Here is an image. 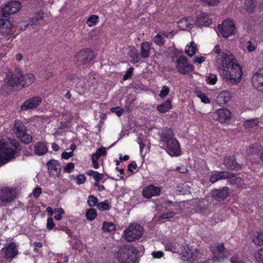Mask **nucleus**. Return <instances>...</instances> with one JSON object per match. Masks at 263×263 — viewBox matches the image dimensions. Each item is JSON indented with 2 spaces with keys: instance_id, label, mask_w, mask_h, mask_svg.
Segmentation results:
<instances>
[{
  "instance_id": "nucleus-47",
  "label": "nucleus",
  "mask_w": 263,
  "mask_h": 263,
  "mask_svg": "<svg viewBox=\"0 0 263 263\" xmlns=\"http://www.w3.org/2000/svg\"><path fill=\"white\" fill-rule=\"evenodd\" d=\"M230 183L231 184L235 185L237 187H243V180L240 177L232 179L230 180Z\"/></svg>"
},
{
  "instance_id": "nucleus-63",
  "label": "nucleus",
  "mask_w": 263,
  "mask_h": 263,
  "mask_svg": "<svg viewBox=\"0 0 263 263\" xmlns=\"http://www.w3.org/2000/svg\"><path fill=\"white\" fill-rule=\"evenodd\" d=\"M72 155H73V152H69V153L63 152L62 154L61 157H62V158L63 159H68L69 158H70L71 157H72Z\"/></svg>"
},
{
  "instance_id": "nucleus-58",
  "label": "nucleus",
  "mask_w": 263,
  "mask_h": 263,
  "mask_svg": "<svg viewBox=\"0 0 263 263\" xmlns=\"http://www.w3.org/2000/svg\"><path fill=\"white\" fill-rule=\"evenodd\" d=\"M54 226L52 217H49L47 219V228L48 230H52Z\"/></svg>"
},
{
  "instance_id": "nucleus-29",
  "label": "nucleus",
  "mask_w": 263,
  "mask_h": 263,
  "mask_svg": "<svg viewBox=\"0 0 263 263\" xmlns=\"http://www.w3.org/2000/svg\"><path fill=\"white\" fill-rule=\"evenodd\" d=\"M218 120L220 123H224L231 118V112L227 109H220L217 110Z\"/></svg>"
},
{
  "instance_id": "nucleus-20",
  "label": "nucleus",
  "mask_w": 263,
  "mask_h": 263,
  "mask_svg": "<svg viewBox=\"0 0 263 263\" xmlns=\"http://www.w3.org/2000/svg\"><path fill=\"white\" fill-rule=\"evenodd\" d=\"M1 252L5 253V258H13L17 255V250L15 243L11 242L7 247L3 248Z\"/></svg>"
},
{
  "instance_id": "nucleus-28",
  "label": "nucleus",
  "mask_w": 263,
  "mask_h": 263,
  "mask_svg": "<svg viewBox=\"0 0 263 263\" xmlns=\"http://www.w3.org/2000/svg\"><path fill=\"white\" fill-rule=\"evenodd\" d=\"M172 33V32H160L154 37V43L159 46L163 45L165 42V39L168 37Z\"/></svg>"
},
{
  "instance_id": "nucleus-30",
  "label": "nucleus",
  "mask_w": 263,
  "mask_h": 263,
  "mask_svg": "<svg viewBox=\"0 0 263 263\" xmlns=\"http://www.w3.org/2000/svg\"><path fill=\"white\" fill-rule=\"evenodd\" d=\"M192 18L189 17L187 18H183L180 20L178 22V27L182 30H190L192 29L193 25L191 23L192 22Z\"/></svg>"
},
{
  "instance_id": "nucleus-24",
  "label": "nucleus",
  "mask_w": 263,
  "mask_h": 263,
  "mask_svg": "<svg viewBox=\"0 0 263 263\" xmlns=\"http://www.w3.org/2000/svg\"><path fill=\"white\" fill-rule=\"evenodd\" d=\"M11 31L10 24L9 21L5 18L2 14H0V33L2 35H6Z\"/></svg>"
},
{
  "instance_id": "nucleus-17",
  "label": "nucleus",
  "mask_w": 263,
  "mask_h": 263,
  "mask_svg": "<svg viewBox=\"0 0 263 263\" xmlns=\"http://www.w3.org/2000/svg\"><path fill=\"white\" fill-rule=\"evenodd\" d=\"M212 23V18L205 12L200 13L196 16L194 24L197 26H209Z\"/></svg>"
},
{
  "instance_id": "nucleus-8",
  "label": "nucleus",
  "mask_w": 263,
  "mask_h": 263,
  "mask_svg": "<svg viewBox=\"0 0 263 263\" xmlns=\"http://www.w3.org/2000/svg\"><path fill=\"white\" fill-rule=\"evenodd\" d=\"M218 30L221 35L225 38L228 37L236 32L235 25L232 20H226L218 26Z\"/></svg>"
},
{
  "instance_id": "nucleus-33",
  "label": "nucleus",
  "mask_w": 263,
  "mask_h": 263,
  "mask_svg": "<svg viewBox=\"0 0 263 263\" xmlns=\"http://www.w3.org/2000/svg\"><path fill=\"white\" fill-rule=\"evenodd\" d=\"M252 241L256 245H263V232H255L253 235Z\"/></svg>"
},
{
  "instance_id": "nucleus-56",
  "label": "nucleus",
  "mask_w": 263,
  "mask_h": 263,
  "mask_svg": "<svg viewBox=\"0 0 263 263\" xmlns=\"http://www.w3.org/2000/svg\"><path fill=\"white\" fill-rule=\"evenodd\" d=\"M217 81V77L215 75L210 76L207 79V83L210 84L214 85V84H216Z\"/></svg>"
},
{
  "instance_id": "nucleus-57",
  "label": "nucleus",
  "mask_w": 263,
  "mask_h": 263,
  "mask_svg": "<svg viewBox=\"0 0 263 263\" xmlns=\"http://www.w3.org/2000/svg\"><path fill=\"white\" fill-rule=\"evenodd\" d=\"M133 67H130L126 72L125 74L123 76V80L124 81L127 80L131 78L132 74L133 72Z\"/></svg>"
},
{
  "instance_id": "nucleus-3",
  "label": "nucleus",
  "mask_w": 263,
  "mask_h": 263,
  "mask_svg": "<svg viewBox=\"0 0 263 263\" xmlns=\"http://www.w3.org/2000/svg\"><path fill=\"white\" fill-rule=\"evenodd\" d=\"M20 143L12 140L9 143L4 140L0 141V164H5L13 158L17 150H20Z\"/></svg>"
},
{
  "instance_id": "nucleus-16",
  "label": "nucleus",
  "mask_w": 263,
  "mask_h": 263,
  "mask_svg": "<svg viewBox=\"0 0 263 263\" xmlns=\"http://www.w3.org/2000/svg\"><path fill=\"white\" fill-rule=\"evenodd\" d=\"M41 98L39 96L33 97L27 100L20 107V110H27L36 108L41 103Z\"/></svg>"
},
{
  "instance_id": "nucleus-5",
  "label": "nucleus",
  "mask_w": 263,
  "mask_h": 263,
  "mask_svg": "<svg viewBox=\"0 0 263 263\" xmlns=\"http://www.w3.org/2000/svg\"><path fill=\"white\" fill-rule=\"evenodd\" d=\"M117 257L119 263H134L136 256L134 248L126 246L121 247L117 253Z\"/></svg>"
},
{
  "instance_id": "nucleus-50",
  "label": "nucleus",
  "mask_w": 263,
  "mask_h": 263,
  "mask_svg": "<svg viewBox=\"0 0 263 263\" xmlns=\"http://www.w3.org/2000/svg\"><path fill=\"white\" fill-rule=\"evenodd\" d=\"M245 5L246 7L247 10L250 12H252L255 8V5L251 0L247 1L245 3Z\"/></svg>"
},
{
  "instance_id": "nucleus-38",
  "label": "nucleus",
  "mask_w": 263,
  "mask_h": 263,
  "mask_svg": "<svg viewBox=\"0 0 263 263\" xmlns=\"http://www.w3.org/2000/svg\"><path fill=\"white\" fill-rule=\"evenodd\" d=\"M258 123L259 120L257 118L245 120L243 122V126L246 128H253L256 126Z\"/></svg>"
},
{
  "instance_id": "nucleus-12",
  "label": "nucleus",
  "mask_w": 263,
  "mask_h": 263,
  "mask_svg": "<svg viewBox=\"0 0 263 263\" xmlns=\"http://www.w3.org/2000/svg\"><path fill=\"white\" fill-rule=\"evenodd\" d=\"M176 66L178 72L183 74H187L193 70L192 65L187 62V59L184 56H180L177 59Z\"/></svg>"
},
{
  "instance_id": "nucleus-51",
  "label": "nucleus",
  "mask_w": 263,
  "mask_h": 263,
  "mask_svg": "<svg viewBox=\"0 0 263 263\" xmlns=\"http://www.w3.org/2000/svg\"><path fill=\"white\" fill-rule=\"evenodd\" d=\"M170 90L168 87L166 86H163L160 91L159 96L161 98H163L166 96L168 94Z\"/></svg>"
},
{
  "instance_id": "nucleus-64",
  "label": "nucleus",
  "mask_w": 263,
  "mask_h": 263,
  "mask_svg": "<svg viewBox=\"0 0 263 263\" xmlns=\"http://www.w3.org/2000/svg\"><path fill=\"white\" fill-rule=\"evenodd\" d=\"M232 263H243L237 255L233 256L231 258Z\"/></svg>"
},
{
  "instance_id": "nucleus-15",
  "label": "nucleus",
  "mask_w": 263,
  "mask_h": 263,
  "mask_svg": "<svg viewBox=\"0 0 263 263\" xmlns=\"http://www.w3.org/2000/svg\"><path fill=\"white\" fill-rule=\"evenodd\" d=\"M252 83L256 89L263 91V68L259 69L253 74Z\"/></svg>"
},
{
  "instance_id": "nucleus-52",
  "label": "nucleus",
  "mask_w": 263,
  "mask_h": 263,
  "mask_svg": "<svg viewBox=\"0 0 263 263\" xmlns=\"http://www.w3.org/2000/svg\"><path fill=\"white\" fill-rule=\"evenodd\" d=\"M76 183L78 184H83L85 182L86 177L84 175L80 174L76 178Z\"/></svg>"
},
{
  "instance_id": "nucleus-61",
  "label": "nucleus",
  "mask_w": 263,
  "mask_h": 263,
  "mask_svg": "<svg viewBox=\"0 0 263 263\" xmlns=\"http://www.w3.org/2000/svg\"><path fill=\"white\" fill-rule=\"evenodd\" d=\"M137 168V165L135 161L129 163L128 165V170L132 173L133 172V170H136Z\"/></svg>"
},
{
  "instance_id": "nucleus-9",
  "label": "nucleus",
  "mask_w": 263,
  "mask_h": 263,
  "mask_svg": "<svg viewBox=\"0 0 263 263\" xmlns=\"http://www.w3.org/2000/svg\"><path fill=\"white\" fill-rule=\"evenodd\" d=\"M16 197V190L14 188L3 187L0 190V200L5 205L11 203Z\"/></svg>"
},
{
  "instance_id": "nucleus-46",
  "label": "nucleus",
  "mask_w": 263,
  "mask_h": 263,
  "mask_svg": "<svg viewBox=\"0 0 263 263\" xmlns=\"http://www.w3.org/2000/svg\"><path fill=\"white\" fill-rule=\"evenodd\" d=\"M164 245L165 246L166 250L170 251L173 253L178 251L176 247L174 244H173V243L170 241H166Z\"/></svg>"
},
{
  "instance_id": "nucleus-53",
  "label": "nucleus",
  "mask_w": 263,
  "mask_h": 263,
  "mask_svg": "<svg viewBox=\"0 0 263 263\" xmlns=\"http://www.w3.org/2000/svg\"><path fill=\"white\" fill-rule=\"evenodd\" d=\"M110 110L112 112L116 113L118 117H120L124 112V109H121L119 107H112Z\"/></svg>"
},
{
  "instance_id": "nucleus-18",
  "label": "nucleus",
  "mask_w": 263,
  "mask_h": 263,
  "mask_svg": "<svg viewBox=\"0 0 263 263\" xmlns=\"http://www.w3.org/2000/svg\"><path fill=\"white\" fill-rule=\"evenodd\" d=\"M229 188L223 187L221 189H215L211 192V196L215 200L220 201L226 199L229 195Z\"/></svg>"
},
{
  "instance_id": "nucleus-40",
  "label": "nucleus",
  "mask_w": 263,
  "mask_h": 263,
  "mask_svg": "<svg viewBox=\"0 0 263 263\" xmlns=\"http://www.w3.org/2000/svg\"><path fill=\"white\" fill-rule=\"evenodd\" d=\"M129 55L132 58V61L134 63L138 62L140 59L139 54L136 52V49L134 47L130 49Z\"/></svg>"
},
{
  "instance_id": "nucleus-60",
  "label": "nucleus",
  "mask_w": 263,
  "mask_h": 263,
  "mask_svg": "<svg viewBox=\"0 0 263 263\" xmlns=\"http://www.w3.org/2000/svg\"><path fill=\"white\" fill-rule=\"evenodd\" d=\"M164 255V253L160 251H156V252H153L152 253V256L155 258H160L162 257Z\"/></svg>"
},
{
  "instance_id": "nucleus-11",
  "label": "nucleus",
  "mask_w": 263,
  "mask_h": 263,
  "mask_svg": "<svg viewBox=\"0 0 263 263\" xmlns=\"http://www.w3.org/2000/svg\"><path fill=\"white\" fill-rule=\"evenodd\" d=\"M21 8V4L17 1H12L7 4L3 8H0V14L5 18L12 14L17 12Z\"/></svg>"
},
{
  "instance_id": "nucleus-13",
  "label": "nucleus",
  "mask_w": 263,
  "mask_h": 263,
  "mask_svg": "<svg viewBox=\"0 0 263 263\" xmlns=\"http://www.w3.org/2000/svg\"><path fill=\"white\" fill-rule=\"evenodd\" d=\"M213 254L212 260L213 262H219L222 260L225 256L226 248L223 244H215L210 247Z\"/></svg>"
},
{
  "instance_id": "nucleus-26",
  "label": "nucleus",
  "mask_w": 263,
  "mask_h": 263,
  "mask_svg": "<svg viewBox=\"0 0 263 263\" xmlns=\"http://www.w3.org/2000/svg\"><path fill=\"white\" fill-rule=\"evenodd\" d=\"M224 164L227 168L230 170H239L241 165L238 164L233 156H228L225 158Z\"/></svg>"
},
{
  "instance_id": "nucleus-59",
  "label": "nucleus",
  "mask_w": 263,
  "mask_h": 263,
  "mask_svg": "<svg viewBox=\"0 0 263 263\" xmlns=\"http://www.w3.org/2000/svg\"><path fill=\"white\" fill-rule=\"evenodd\" d=\"M198 96L201 99L202 102H203L205 103H210V99L204 93H201L200 95H198Z\"/></svg>"
},
{
  "instance_id": "nucleus-2",
  "label": "nucleus",
  "mask_w": 263,
  "mask_h": 263,
  "mask_svg": "<svg viewBox=\"0 0 263 263\" xmlns=\"http://www.w3.org/2000/svg\"><path fill=\"white\" fill-rule=\"evenodd\" d=\"M34 80L35 76L33 74L28 73L23 74L20 70H17L7 75L6 84L2 86V88L4 89L6 86L10 87L8 89L9 90L15 87L22 88L31 85Z\"/></svg>"
},
{
  "instance_id": "nucleus-25",
  "label": "nucleus",
  "mask_w": 263,
  "mask_h": 263,
  "mask_svg": "<svg viewBox=\"0 0 263 263\" xmlns=\"http://www.w3.org/2000/svg\"><path fill=\"white\" fill-rule=\"evenodd\" d=\"M231 98V95L228 91H222L217 96L215 101L220 106L224 105L228 102Z\"/></svg>"
},
{
  "instance_id": "nucleus-48",
  "label": "nucleus",
  "mask_w": 263,
  "mask_h": 263,
  "mask_svg": "<svg viewBox=\"0 0 263 263\" xmlns=\"http://www.w3.org/2000/svg\"><path fill=\"white\" fill-rule=\"evenodd\" d=\"M175 213L174 212H168L160 216L159 217V220L167 219L168 218H171L175 216Z\"/></svg>"
},
{
  "instance_id": "nucleus-4",
  "label": "nucleus",
  "mask_w": 263,
  "mask_h": 263,
  "mask_svg": "<svg viewBox=\"0 0 263 263\" xmlns=\"http://www.w3.org/2000/svg\"><path fill=\"white\" fill-rule=\"evenodd\" d=\"M182 253L183 259L190 263L194 262L195 260L197 261L198 263H209V261L206 260L204 255L196 249L187 247Z\"/></svg>"
},
{
  "instance_id": "nucleus-10",
  "label": "nucleus",
  "mask_w": 263,
  "mask_h": 263,
  "mask_svg": "<svg viewBox=\"0 0 263 263\" xmlns=\"http://www.w3.org/2000/svg\"><path fill=\"white\" fill-rule=\"evenodd\" d=\"M95 57L94 52L89 49H85L77 53L74 59L79 65H84L88 63Z\"/></svg>"
},
{
  "instance_id": "nucleus-43",
  "label": "nucleus",
  "mask_w": 263,
  "mask_h": 263,
  "mask_svg": "<svg viewBox=\"0 0 263 263\" xmlns=\"http://www.w3.org/2000/svg\"><path fill=\"white\" fill-rule=\"evenodd\" d=\"M99 17L97 15H91L87 21V24L88 26L91 27L95 25L98 22Z\"/></svg>"
},
{
  "instance_id": "nucleus-1",
  "label": "nucleus",
  "mask_w": 263,
  "mask_h": 263,
  "mask_svg": "<svg viewBox=\"0 0 263 263\" xmlns=\"http://www.w3.org/2000/svg\"><path fill=\"white\" fill-rule=\"evenodd\" d=\"M217 66L220 76L232 84L238 83L242 75V71L234 55H230L224 60V62L218 61Z\"/></svg>"
},
{
  "instance_id": "nucleus-49",
  "label": "nucleus",
  "mask_w": 263,
  "mask_h": 263,
  "mask_svg": "<svg viewBox=\"0 0 263 263\" xmlns=\"http://www.w3.org/2000/svg\"><path fill=\"white\" fill-rule=\"evenodd\" d=\"M98 202V199L97 197L94 196H90L89 197L88 200L87 201V203L89 206H95L97 205V203Z\"/></svg>"
},
{
  "instance_id": "nucleus-19",
  "label": "nucleus",
  "mask_w": 263,
  "mask_h": 263,
  "mask_svg": "<svg viewBox=\"0 0 263 263\" xmlns=\"http://www.w3.org/2000/svg\"><path fill=\"white\" fill-rule=\"evenodd\" d=\"M234 177L233 174L226 171L214 172L210 176V181L214 183L219 180L225 179L228 178L232 179Z\"/></svg>"
},
{
  "instance_id": "nucleus-21",
  "label": "nucleus",
  "mask_w": 263,
  "mask_h": 263,
  "mask_svg": "<svg viewBox=\"0 0 263 263\" xmlns=\"http://www.w3.org/2000/svg\"><path fill=\"white\" fill-rule=\"evenodd\" d=\"M213 52L217 54L216 56L215 66L219 65L218 61L221 60L224 62V60L226 59V58L230 57V55H233L230 52H223L219 45H216L213 48Z\"/></svg>"
},
{
  "instance_id": "nucleus-44",
  "label": "nucleus",
  "mask_w": 263,
  "mask_h": 263,
  "mask_svg": "<svg viewBox=\"0 0 263 263\" xmlns=\"http://www.w3.org/2000/svg\"><path fill=\"white\" fill-rule=\"evenodd\" d=\"M97 208L100 211L108 210L110 209V205L107 200L99 203L97 205Z\"/></svg>"
},
{
  "instance_id": "nucleus-31",
  "label": "nucleus",
  "mask_w": 263,
  "mask_h": 263,
  "mask_svg": "<svg viewBox=\"0 0 263 263\" xmlns=\"http://www.w3.org/2000/svg\"><path fill=\"white\" fill-rule=\"evenodd\" d=\"M34 153L36 155L41 156L45 154L48 151V148L43 142L36 143L34 146Z\"/></svg>"
},
{
  "instance_id": "nucleus-23",
  "label": "nucleus",
  "mask_w": 263,
  "mask_h": 263,
  "mask_svg": "<svg viewBox=\"0 0 263 263\" xmlns=\"http://www.w3.org/2000/svg\"><path fill=\"white\" fill-rule=\"evenodd\" d=\"M161 189L159 187L150 185L143 190L142 195L145 198H150L153 196L159 195Z\"/></svg>"
},
{
  "instance_id": "nucleus-42",
  "label": "nucleus",
  "mask_w": 263,
  "mask_h": 263,
  "mask_svg": "<svg viewBox=\"0 0 263 263\" xmlns=\"http://www.w3.org/2000/svg\"><path fill=\"white\" fill-rule=\"evenodd\" d=\"M245 47L248 51L251 52L256 50L257 45L255 41H249L246 43Z\"/></svg>"
},
{
  "instance_id": "nucleus-27",
  "label": "nucleus",
  "mask_w": 263,
  "mask_h": 263,
  "mask_svg": "<svg viewBox=\"0 0 263 263\" xmlns=\"http://www.w3.org/2000/svg\"><path fill=\"white\" fill-rule=\"evenodd\" d=\"M160 136V141L165 143L167 142L171 139H174L173 138V132L171 128H164L159 133Z\"/></svg>"
},
{
  "instance_id": "nucleus-45",
  "label": "nucleus",
  "mask_w": 263,
  "mask_h": 263,
  "mask_svg": "<svg viewBox=\"0 0 263 263\" xmlns=\"http://www.w3.org/2000/svg\"><path fill=\"white\" fill-rule=\"evenodd\" d=\"M97 216L96 211L93 209L88 210L86 213V217L87 219L93 220Z\"/></svg>"
},
{
  "instance_id": "nucleus-55",
  "label": "nucleus",
  "mask_w": 263,
  "mask_h": 263,
  "mask_svg": "<svg viewBox=\"0 0 263 263\" xmlns=\"http://www.w3.org/2000/svg\"><path fill=\"white\" fill-rule=\"evenodd\" d=\"M203 3L209 6H214L219 3V0H201Z\"/></svg>"
},
{
  "instance_id": "nucleus-34",
  "label": "nucleus",
  "mask_w": 263,
  "mask_h": 263,
  "mask_svg": "<svg viewBox=\"0 0 263 263\" xmlns=\"http://www.w3.org/2000/svg\"><path fill=\"white\" fill-rule=\"evenodd\" d=\"M149 45L147 42H143L141 45V55L143 58L149 57Z\"/></svg>"
},
{
  "instance_id": "nucleus-35",
  "label": "nucleus",
  "mask_w": 263,
  "mask_h": 263,
  "mask_svg": "<svg viewBox=\"0 0 263 263\" xmlns=\"http://www.w3.org/2000/svg\"><path fill=\"white\" fill-rule=\"evenodd\" d=\"M43 12L42 11L37 13L33 18H31L29 24H27V27H29L30 25H36L39 23V22L43 19Z\"/></svg>"
},
{
  "instance_id": "nucleus-37",
  "label": "nucleus",
  "mask_w": 263,
  "mask_h": 263,
  "mask_svg": "<svg viewBox=\"0 0 263 263\" xmlns=\"http://www.w3.org/2000/svg\"><path fill=\"white\" fill-rule=\"evenodd\" d=\"M261 149V147L260 145L257 144H253L247 149V153L249 155L258 154Z\"/></svg>"
},
{
  "instance_id": "nucleus-14",
  "label": "nucleus",
  "mask_w": 263,
  "mask_h": 263,
  "mask_svg": "<svg viewBox=\"0 0 263 263\" xmlns=\"http://www.w3.org/2000/svg\"><path fill=\"white\" fill-rule=\"evenodd\" d=\"M166 151L171 156H178L181 155L180 145L176 139H171L166 143Z\"/></svg>"
},
{
  "instance_id": "nucleus-7",
  "label": "nucleus",
  "mask_w": 263,
  "mask_h": 263,
  "mask_svg": "<svg viewBox=\"0 0 263 263\" xmlns=\"http://www.w3.org/2000/svg\"><path fill=\"white\" fill-rule=\"evenodd\" d=\"M13 132L22 142L29 143L32 140L31 136L26 133V128L21 121H15Z\"/></svg>"
},
{
  "instance_id": "nucleus-62",
  "label": "nucleus",
  "mask_w": 263,
  "mask_h": 263,
  "mask_svg": "<svg viewBox=\"0 0 263 263\" xmlns=\"http://www.w3.org/2000/svg\"><path fill=\"white\" fill-rule=\"evenodd\" d=\"M74 165L72 162L68 163L64 168L65 171L70 173L74 168Z\"/></svg>"
},
{
  "instance_id": "nucleus-6",
  "label": "nucleus",
  "mask_w": 263,
  "mask_h": 263,
  "mask_svg": "<svg viewBox=\"0 0 263 263\" xmlns=\"http://www.w3.org/2000/svg\"><path fill=\"white\" fill-rule=\"evenodd\" d=\"M143 228L138 223L131 224L124 231V237L128 241H133L139 239L142 235Z\"/></svg>"
},
{
  "instance_id": "nucleus-54",
  "label": "nucleus",
  "mask_w": 263,
  "mask_h": 263,
  "mask_svg": "<svg viewBox=\"0 0 263 263\" xmlns=\"http://www.w3.org/2000/svg\"><path fill=\"white\" fill-rule=\"evenodd\" d=\"M256 258L258 262L263 263V248L258 251Z\"/></svg>"
},
{
  "instance_id": "nucleus-22",
  "label": "nucleus",
  "mask_w": 263,
  "mask_h": 263,
  "mask_svg": "<svg viewBox=\"0 0 263 263\" xmlns=\"http://www.w3.org/2000/svg\"><path fill=\"white\" fill-rule=\"evenodd\" d=\"M48 170L50 174L54 177L58 176L61 173V166L58 161L51 160L47 163Z\"/></svg>"
},
{
  "instance_id": "nucleus-39",
  "label": "nucleus",
  "mask_w": 263,
  "mask_h": 263,
  "mask_svg": "<svg viewBox=\"0 0 263 263\" xmlns=\"http://www.w3.org/2000/svg\"><path fill=\"white\" fill-rule=\"evenodd\" d=\"M116 226L112 222H104L102 226V230L105 232H111L115 231Z\"/></svg>"
},
{
  "instance_id": "nucleus-36",
  "label": "nucleus",
  "mask_w": 263,
  "mask_h": 263,
  "mask_svg": "<svg viewBox=\"0 0 263 263\" xmlns=\"http://www.w3.org/2000/svg\"><path fill=\"white\" fill-rule=\"evenodd\" d=\"M197 51V46L194 42H191L190 45H187L186 46L185 52L189 56L194 55Z\"/></svg>"
},
{
  "instance_id": "nucleus-41",
  "label": "nucleus",
  "mask_w": 263,
  "mask_h": 263,
  "mask_svg": "<svg viewBox=\"0 0 263 263\" xmlns=\"http://www.w3.org/2000/svg\"><path fill=\"white\" fill-rule=\"evenodd\" d=\"M87 175L92 176L96 181H99L103 177V174H100L98 172L93 170H89L87 173Z\"/></svg>"
},
{
  "instance_id": "nucleus-32",
  "label": "nucleus",
  "mask_w": 263,
  "mask_h": 263,
  "mask_svg": "<svg viewBox=\"0 0 263 263\" xmlns=\"http://www.w3.org/2000/svg\"><path fill=\"white\" fill-rule=\"evenodd\" d=\"M172 107L171 102L170 100H167L164 103L157 106V110L161 113L167 112Z\"/></svg>"
}]
</instances>
